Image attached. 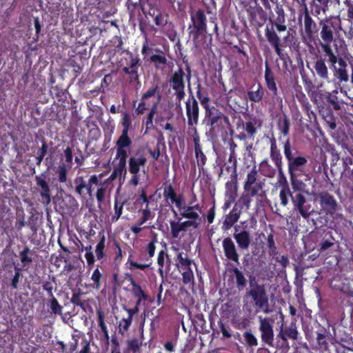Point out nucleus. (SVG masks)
<instances>
[{
	"mask_svg": "<svg viewBox=\"0 0 353 353\" xmlns=\"http://www.w3.org/2000/svg\"><path fill=\"white\" fill-rule=\"evenodd\" d=\"M326 63L340 83H346L349 81L346 61L327 46H325V54H321L316 57L314 69L316 75L321 80L329 83L330 82V73Z\"/></svg>",
	"mask_w": 353,
	"mask_h": 353,
	"instance_id": "1",
	"label": "nucleus"
},
{
	"mask_svg": "<svg viewBox=\"0 0 353 353\" xmlns=\"http://www.w3.org/2000/svg\"><path fill=\"white\" fill-rule=\"evenodd\" d=\"M98 183L99 176L96 174L91 175L88 183H86V188H85V190L89 196L91 197L92 196V185H97Z\"/></svg>",
	"mask_w": 353,
	"mask_h": 353,
	"instance_id": "64",
	"label": "nucleus"
},
{
	"mask_svg": "<svg viewBox=\"0 0 353 353\" xmlns=\"http://www.w3.org/2000/svg\"><path fill=\"white\" fill-rule=\"evenodd\" d=\"M32 251L30 250L28 246H25L23 249L19 252V257L23 268L29 266L32 263L33 259L32 257Z\"/></svg>",
	"mask_w": 353,
	"mask_h": 353,
	"instance_id": "39",
	"label": "nucleus"
},
{
	"mask_svg": "<svg viewBox=\"0 0 353 353\" xmlns=\"http://www.w3.org/2000/svg\"><path fill=\"white\" fill-rule=\"evenodd\" d=\"M69 169L70 168H68V166L64 163L60 164L57 167L55 173L58 176V181L60 183H65L67 181V174Z\"/></svg>",
	"mask_w": 353,
	"mask_h": 353,
	"instance_id": "52",
	"label": "nucleus"
},
{
	"mask_svg": "<svg viewBox=\"0 0 353 353\" xmlns=\"http://www.w3.org/2000/svg\"><path fill=\"white\" fill-rule=\"evenodd\" d=\"M182 281L184 285L194 283V277L192 268L181 270Z\"/></svg>",
	"mask_w": 353,
	"mask_h": 353,
	"instance_id": "60",
	"label": "nucleus"
},
{
	"mask_svg": "<svg viewBox=\"0 0 353 353\" xmlns=\"http://www.w3.org/2000/svg\"><path fill=\"white\" fill-rule=\"evenodd\" d=\"M286 30L285 17L280 16H276L274 19H270V23L267 24L265 28V36L267 41L285 65L287 64L289 56L284 51V46L282 44L281 39L277 32H285Z\"/></svg>",
	"mask_w": 353,
	"mask_h": 353,
	"instance_id": "3",
	"label": "nucleus"
},
{
	"mask_svg": "<svg viewBox=\"0 0 353 353\" xmlns=\"http://www.w3.org/2000/svg\"><path fill=\"white\" fill-rule=\"evenodd\" d=\"M294 192V190H291L288 186L286 185L283 186L279 192V198L281 201V205L285 207L288 205L289 203V197L292 199V194Z\"/></svg>",
	"mask_w": 353,
	"mask_h": 353,
	"instance_id": "44",
	"label": "nucleus"
},
{
	"mask_svg": "<svg viewBox=\"0 0 353 353\" xmlns=\"http://www.w3.org/2000/svg\"><path fill=\"white\" fill-rule=\"evenodd\" d=\"M222 247L226 259L239 264V254L234 241L230 237H225L223 239Z\"/></svg>",
	"mask_w": 353,
	"mask_h": 353,
	"instance_id": "20",
	"label": "nucleus"
},
{
	"mask_svg": "<svg viewBox=\"0 0 353 353\" xmlns=\"http://www.w3.org/2000/svg\"><path fill=\"white\" fill-rule=\"evenodd\" d=\"M261 125V121L256 119L245 122L244 129L250 139H254L257 131V128H260Z\"/></svg>",
	"mask_w": 353,
	"mask_h": 353,
	"instance_id": "37",
	"label": "nucleus"
},
{
	"mask_svg": "<svg viewBox=\"0 0 353 353\" xmlns=\"http://www.w3.org/2000/svg\"><path fill=\"white\" fill-rule=\"evenodd\" d=\"M316 342L322 352H325L329 350V345L324 334L321 332L316 333Z\"/></svg>",
	"mask_w": 353,
	"mask_h": 353,
	"instance_id": "61",
	"label": "nucleus"
},
{
	"mask_svg": "<svg viewBox=\"0 0 353 353\" xmlns=\"http://www.w3.org/2000/svg\"><path fill=\"white\" fill-rule=\"evenodd\" d=\"M103 277L102 274L101 273L99 265H97V268L93 271L92 276H91V280L93 282V287L96 290H99L101 286V280Z\"/></svg>",
	"mask_w": 353,
	"mask_h": 353,
	"instance_id": "55",
	"label": "nucleus"
},
{
	"mask_svg": "<svg viewBox=\"0 0 353 353\" xmlns=\"http://www.w3.org/2000/svg\"><path fill=\"white\" fill-rule=\"evenodd\" d=\"M193 261L190 259L188 254L183 252H179L176 256V266L181 272L182 270L191 268Z\"/></svg>",
	"mask_w": 353,
	"mask_h": 353,
	"instance_id": "32",
	"label": "nucleus"
},
{
	"mask_svg": "<svg viewBox=\"0 0 353 353\" xmlns=\"http://www.w3.org/2000/svg\"><path fill=\"white\" fill-rule=\"evenodd\" d=\"M157 103H158V101L157 103H154L152 107L150 109L148 114H147L145 121L144 122L146 130L152 129L154 127L153 119H154V117L156 114Z\"/></svg>",
	"mask_w": 353,
	"mask_h": 353,
	"instance_id": "54",
	"label": "nucleus"
},
{
	"mask_svg": "<svg viewBox=\"0 0 353 353\" xmlns=\"http://www.w3.org/2000/svg\"><path fill=\"white\" fill-rule=\"evenodd\" d=\"M225 171L230 174V177H238L237 174V160L232 159V161H230L228 158V165L225 166Z\"/></svg>",
	"mask_w": 353,
	"mask_h": 353,
	"instance_id": "59",
	"label": "nucleus"
},
{
	"mask_svg": "<svg viewBox=\"0 0 353 353\" xmlns=\"http://www.w3.org/2000/svg\"><path fill=\"white\" fill-rule=\"evenodd\" d=\"M185 110L189 130L196 128L195 125L199 123V107L197 100L192 94L189 96L185 101Z\"/></svg>",
	"mask_w": 353,
	"mask_h": 353,
	"instance_id": "15",
	"label": "nucleus"
},
{
	"mask_svg": "<svg viewBox=\"0 0 353 353\" xmlns=\"http://www.w3.org/2000/svg\"><path fill=\"white\" fill-rule=\"evenodd\" d=\"M132 144H124L116 143L117 153L116 158L127 159L128 152L126 148H129Z\"/></svg>",
	"mask_w": 353,
	"mask_h": 353,
	"instance_id": "58",
	"label": "nucleus"
},
{
	"mask_svg": "<svg viewBox=\"0 0 353 353\" xmlns=\"http://www.w3.org/2000/svg\"><path fill=\"white\" fill-rule=\"evenodd\" d=\"M338 90H334L329 92L327 96V101L330 103L335 110H340L341 109V103L338 99Z\"/></svg>",
	"mask_w": 353,
	"mask_h": 353,
	"instance_id": "45",
	"label": "nucleus"
},
{
	"mask_svg": "<svg viewBox=\"0 0 353 353\" xmlns=\"http://www.w3.org/2000/svg\"><path fill=\"white\" fill-rule=\"evenodd\" d=\"M261 173L268 178H273L276 175V168H274L267 159H264L260 164Z\"/></svg>",
	"mask_w": 353,
	"mask_h": 353,
	"instance_id": "43",
	"label": "nucleus"
},
{
	"mask_svg": "<svg viewBox=\"0 0 353 353\" xmlns=\"http://www.w3.org/2000/svg\"><path fill=\"white\" fill-rule=\"evenodd\" d=\"M126 279L132 285L131 292L135 298H139L146 300H150V296L146 292L143 290L142 287L135 281L133 276L130 274H126Z\"/></svg>",
	"mask_w": 353,
	"mask_h": 353,
	"instance_id": "29",
	"label": "nucleus"
},
{
	"mask_svg": "<svg viewBox=\"0 0 353 353\" xmlns=\"http://www.w3.org/2000/svg\"><path fill=\"white\" fill-rule=\"evenodd\" d=\"M141 54L144 55V59H148L150 63H153L156 69H163L168 63V59L165 52L159 48L152 49L148 43V38L145 34V41L141 48Z\"/></svg>",
	"mask_w": 353,
	"mask_h": 353,
	"instance_id": "8",
	"label": "nucleus"
},
{
	"mask_svg": "<svg viewBox=\"0 0 353 353\" xmlns=\"http://www.w3.org/2000/svg\"><path fill=\"white\" fill-rule=\"evenodd\" d=\"M332 0H312V9L316 14H319L321 12H325L328 9V3Z\"/></svg>",
	"mask_w": 353,
	"mask_h": 353,
	"instance_id": "42",
	"label": "nucleus"
},
{
	"mask_svg": "<svg viewBox=\"0 0 353 353\" xmlns=\"http://www.w3.org/2000/svg\"><path fill=\"white\" fill-rule=\"evenodd\" d=\"M124 204L125 201H119L118 199L115 198L114 203V214L112 216V222H116L119 219L123 212Z\"/></svg>",
	"mask_w": 353,
	"mask_h": 353,
	"instance_id": "50",
	"label": "nucleus"
},
{
	"mask_svg": "<svg viewBox=\"0 0 353 353\" xmlns=\"http://www.w3.org/2000/svg\"><path fill=\"white\" fill-rule=\"evenodd\" d=\"M205 117L207 125L210 126V130L219 128L223 121L225 123L229 121L228 117L214 106L205 110Z\"/></svg>",
	"mask_w": 353,
	"mask_h": 353,
	"instance_id": "13",
	"label": "nucleus"
},
{
	"mask_svg": "<svg viewBox=\"0 0 353 353\" xmlns=\"http://www.w3.org/2000/svg\"><path fill=\"white\" fill-rule=\"evenodd\" d=\"M285 158L288 163V170L292 188L298 189L304 183L299 179L306 175L307 157L298 155L299 151L292 145L290 140L282 143Z\"/></svg>",
	"mask_w": 353,
	"mask_h": 353,
	"instance_id": "2",
	"label": "nucleus"
},
{
	"mask_svg": "<svg viewBox=\"0 0 353 353\" xmlns=\"http://www.w3.org/2000/svg\"><path fill=\"white\" fill-rule=\"evenodd\" d=\"M185 72L183 68L179 66L178 70L174 72L169 79V83L172 89L174 91L176 99L179 103L185 98Z\"/></svg>",
	"mask_w": 353,
	"mask_h": 353,
	"instance_id": "10",
	"label": "nucleus"
},
{
	"mask_svg": "<svg viewBox=\"0 0 353 353\" xmlns=\"http://www.w3.org/2000/svg\"><path fill=\"white\" fill-rule=\"evenodd\" d=\"M244 344L247 347H254L258 345V339L251 329H247L243 334Z\"/></svg>",
	"mask_w": 353,
	"mask_h": 353,
	"instance_id": "41",
	"label": "nucleus"
},
{
	"mask_svg": "<svg viewBox=\"0 0 353 353\" xmlns=\"http://www.w3.org/2000/svg\"><path fill=\"white\" fill-rule=\"evenodd\" d=\"M147 163V159L143 155L139 157H131L129 159V172L130 174H139L141 167H144Z\"/></svg>",
	"mask_w": 353,
	"mask_h": 353,
	"instance_id": "31",
	"label": "nucleus"
},
{
	"mask_svg": "<svg viewBox=\"0 0 353 353\" xmlns=\"http://www.w3.org/2000/svg\"><path fill=\"white\" fill-rule=\"evenodd\" d=\"M45 174L36 176L35 181L37 185L41 188L39 192L41 201L45 205H48L51 201L50 189L48 182L45 179Z\"/></svg>",
	"mask_w": 353,
	"mask_h": 353,
	"instance_id": "24",
	"label": "nucleus"
},
{
	"mask_svg": "<svg viewBox=\"0 0 353 353\" xmlns=\"http://www.w3.org/2000/svg\"><path fill=\"white\" fill-rule=\"evenodd\" d=\"M316 199L323 213L333 216L336 212L338 203L332 194L327 191H322L317 194Z\"/></svg>",
	"mask_w": 353,
	"mask_h": 353,
	"instance_id": "11",
	"label": "nucleus"
},
{
	"mask_svg": "<svg viewBox=\"0 0 353 353\" xmlns=\"http://www.w3.org/2000/svg\"><path fill=\"white\" fill-rule=\"evenodd\" d=\"M338 241L334 236L330 230H324L321 235V239L317 244V250L320 253H323L327 250H334Z\"/></svg>",
	"mask_w": 353,
	"mask_h": 353,
	"instance_id": "19",
	"label": "nucleus"
},
{
	"mask_svg": "<svg viewBox=\"0 0 353 353\" xmlns=\"http://www.w3.org/2000/svg\"><path fill=\"white\" fill-rule=\"evenodd\" d=\"M156 94L158 95V101L161 98V94L159 92V88L157 85H152L145 92L142 94L143 100H148L149 98L154 97Z\"/></svg>",
	"mask_w": 353,
	"mask_h": 353,
	"instance_id": "62",
	"label": "nucleus"
},
{
	"mask_svg": "<svg viewBox=\"0 0 353 353\" xmlns=\"http://www.w3.org/2000/svg\"><path fill=\"white\" fill-rule=\"evenodd\" d=\"M270 157L276 168L279 177L285 180L283 169V157L274 137L270 139Z\"/></svg>",
	"mask_w": 353,
	"mask_h": 353,
	"instance_id": "18",
	"label": "nucleus"
},
{
	"mask_svg": "<svg viewBox=\"0 0 353 353\" xmlns=\"http://www.w3.org/2000/svg\"><path fill=\"white\" fill-rule=\"evenodd\" d=\"M188 133L192 137L193 139L195 158L196 159L197 165L199 169V172H203L204 166L206 164L208 159L206 155L203 152L202 145L200 143L199 134L196 128H190Z\"/></svg>",
	"mask_w": 353,
	"mask_h": 353,
	"instance_id": "12",
	"label": "nucleus"
},
{
	"mask_svg": "<svg viewBox=\"0 0 353 353\" xmlns=\"http://www.w3.org/2000/svg\"><path fill=\"white\" fill-rule=\"evenodd\" d=\"M157 242V237L154 236L151 241L148 244L146 247V252L148 254V257L145 259L148 263H138L132 259V254H130L128 256L126 265H128V268L130 270H133L134 269H139L141 270H145L148 268L152 264V258L154 256L156 250L155 243Z\"/></svg>",
	"mask_w": 353,
	"mask_h": 353,
	"instance_id": "14",
	"label": "nucleus"
},
{
	"mask_svg": "<svg viewBox=\"0 0 353 353\" xmlns=\"http://www.w3.org/2000/svg\"><path fill=\"white\" fill-rule=\"evenodd\" d=\"M131 128H123L121 134L117 140L116 143H124V144H132V141L130 137L128 136V133Z\"/></svg>",
	"mask_w": 353,
	"mask_h": 353,
	"instance_id": "63",
	"label": "nucleus"
},
{
	"mask_svg": "<svg viewBox=\"0 0 353 353\" xmlns=\"http://www.w3.org/2000/svg\"><path fill=\"white\" fill-rule=\"evenodd\" d=\"M241 215V210L238 209L235 204L231 211L225 215L221 229L223 231H228L239 221Z\"/></svg>",
	"mask_w": 353,
	"mask_h": 353,
	"instance_id": "27",
	"label": "nucleus"
},
{
	"mask_svg": "<svg viewBox=\"0 0 353 353\" xmlns=\"http://www.w3.org/2000/svg\"><path fill=\"white\" fill-rule=\"evenodd\" d=\"M238 248L241 250H248L252 243V236L250 232L245 228L239 232H235L233 234Z\"/></svg>",
	"mask_w": 353,
	"mask_h": 353,
	"instance_id": "25",
	"label": "nucleus"
},
{
	"mask_svg": "<svg viewBox=\"0 0 353 353\" xmlns=\"http://www.w3.org/2000/svg\"><path fill=\"white\" fill-rule=\"evenodd\" d=\"M196 89V97L205 110L211 108L212 106L210 105V98L207 90H203L200 83L198 84Z\"/></svg>",
	"mask_w": 353,
	"mask_h": 353,
	"instance_id": "35",
	"label": "nucleus"
},
{
	"mask_svg": "<svg viewBox=\"0 0 353 353\" xmlns=\"http://www.w3.org/2000/svg\"><path fill=\"white\" fill-rule=\"evenodd\" d=\"M264 79L268 90L271 92L272 99L278 97L279 90L276 83V78L268 61L265 63Z\"/></svg>",
	"mask_w": 353,
	"mask_h": 353,
	"instance_id": "22",
	"label": "nucleus"
},
{
	"mask_svg": "<svg viewBox=\"0 0 353 353\" xmlns=\"http://www.w3.org/2000/svg\"><path fill=\"white\" fill-rule=\"evenodd\" d=\"M261 339L263 343L270 347L274 346V330L272 325L268 318L259 317V327Z\"/></svg>",
	"mask_w": 353,
	"mask_h": 353,
	"instance_id": "17",
	"label": "nucleus"
},
{
	"mask_svg": "<svg viewBox=\"0 0 353 353\" xmlns=\"http://www.w3.org/2000/svg\"><path fill=\"white\" fill-rule=\"evenodd\" d=\"M238 189V177H230L225 183V196L236 197Z\"/></svg>",
	"mask_w": 353,
	"mask_h": 353,
	"instance_id": "36",
	"label": "nucleus"
},
{
	"mask_svg": "<svg viewBox=\"0 0 353 353\" xmlns=\"http://www.w3.org/2000/svg\"><path fill=\"white\" fill-rule=\"evenodd\" d=\"M142 339L132 338L127 341V350L132 351L133 353L139 352L142 346Z\"/></svg>",
	"mask_w": 353,
	"mask_h": 353,
	"instance_id": "48",
	"label": "nucleus"
},
{
	"mask_svg": "<svg viewBox=\"0 0 353 353\" xmlns=\"http://www.w3.org/2000/svg\"><path fill=\"white\" fill-rule=\"evenodd\" d=\"M245 11L251 26L259 30L264 26L267 21V13L257 0H249L245 5Z\"/></svg>",
	"mask_w": 353,
	"mask_h": 353,
	"instance_id": "7",
	"label": "nucleus"
},
{
	"mask_svg": "<svg viewBox=\"0 0 353 353\" xmlns=\"http://www.w3.org/2000/svg\"><path fill=\"white\" fill-rule=\"evenodd\" d=\"M267 247L269 249V254L273 257L276 256L279 254L277 248L275 245V241L274 239V235L272 233H270L267 237Z\"/></svg>",
	"mask_w": 353,
	"mask_h": 353,
	"instance_id": "56",
	"label": "nucleus"
},
{
	"mask_svg": "<svg viewBox=\"0 0 353 353\" xmlns=\"http://www.w3.org/2000/svg\"><path fill=\"white\" fill-rule=\"evenodd\" d=\"M305 186V185L303 184L298 189L292 188L294 190L292 194V204L294 211L298 212L304 219H307L314 214V209L312 204V199L308 198L303 191Z\"/></svg>",
	"mask_w": 353,
	"mask_h": 353,
	"instance_id": "5",
	"label": "nucleus"
},
{
	"mask_svg": "<svg viewBox=\"0 0 353 353\" xmlns=\"http://www.w3.org/2000/svg\"><path fill=\"white\" fill-rule=\"evenodd\" d=\"M258 171L256 167L254 166L247 174L245 181L243 184L245 192H250V196H263V188L264 183L258 179Z\"/></svg>",
	"mask_w": 353,
	"mask_h": 353,
	"instance_id": "9",
	"label": "nucleus"
},
{
	"mask_svg": "<svg viewBox=\"0 0 353 353\" xmlns=\"http://www.w3.org/2000/svg\"><path fill=\"white\" fill-rule=\"evenodd\" d=\"M290 122L287 115L283 114L279 120L278 128L283 136H288L290 132Z\"/></svg>",
	"mask_w": 353,
	"mask_h": 353,
	"instance_id": "47",
	"label": "nucleus"
},
{
	"mask_svg": "<svg viewBox=\"0 0 353 353\" xmlns=\"http://www.w3.org/2000/svg\"><path fill=\"white\" fill-rule=\"evenodd\" d=\"M46 305L52 314L61 315L63 307L59 304L57 298L53 296L46 303Z\"/></svg>",
	"mask_w": 353,
	"mask_h": 353,
	"instance_id": "40",
	"label": "nucleus"
},
{
	"mask_svg": "<svg viewBox=\"0 0 353 353\" xmlns=\"http://www.w3.org/2000/svg\"><path fill=\"white\" fill-rule=\"evenodd\" d=\"M191 23L188 26L189 34L194 43L207 33V18L205 10L198 9L190 13Z\"/></svg>",
	"mask_w": 353,
	"mask_h": 353,
	"instance_id": "6",
	"label": "nucleus"
},
{
	"mask_svg": "<svg viewBox=\"0 0 353 353\" xmlns=\"http://www.w3.org/2000/svg\"><path fill=\"white\" fill-rule=\"evenodd\" d=\"M75 187L74 190L77 194L83 196L85 194V188H86V181L83 176H77L74 181Z\"/></svg>",
	"mask_w": 353,
	"mask_h": 353,
	"instance_id": "46",
	"label": "nucleus"
},
{
	"mask_svg": "<svg viewBox=\"0 0 353 353\" xmlns=\"http://www.w3.org/2000/svg\"><path fill=\"white\" fill-rule=\"evenodd\" d=\"M299 332L295 323L291 324L283 328V325L281 326V330L276 335L278 339H281L284 343H288V339L292 340H297Z\"/></svg>",
	"mask_w": 353,
	"mask_h": 353,
	"instance_id": "26",
	"label": "nucleus"
},
{
	"mask_svg": "<svg viewBox=\"0 0 353 353\" xmlns=\"http://www.w3.org/2000/svg\"><path fill=\"white\" fill-rule=\"evenodd\" d=\"M236 280V286L239 291L243 290L247 285V280L243 272L236 267L232 269Z\"/></svg>",
	"mask_w": 353,
	"mask_h": 353,
	"instance_id": "38",
	"label": "nucleus"
},
{
	"mask_svg": "<svg viewBox=\"0 0 353 353\" xmlns=\"http://www.w3.org/2000/svg\"><path fill=\"white\" fill-rule=\"evenodd\" d=\"M232 323L236 329L243 330L250 326V321L246 316L234 317L232 319Z\"/></svg>",
	"mask_w": 353,
	"mask_h": 353,
	"instance_id": "49",
	"label": "nucleus"
},
{
	"mask_svg": "<svg viewBox=\"0 0 353 353\" xmlns=\"http://www.w3.org/2000/svg\"><path fill=\"white\" fill-rule=\"evenodd\" d=\"M179 211L182 218L195 221L201 220L199 212L194 211L191 205H184Z\"/></svg>",
	"mask_w": 353,
	"mask_h": 353,
	"instance_id": "34",
	"label": "nucleus"
},
{
	"mask_svg": "<svg viewBox=\"0 0 353 353\" xmlns=\"http://www.w3.org/2000/svg\"><path fill=\"white\" fill-rule=\"evenodd\" d=\"M303 25L307 37L310 40H312L314 37L318 33L319 28L314 20L309 14L307 7L305 8L303 13Z\"/></svg>",
	"mask_w": 353,
	"mask_h": 353,
	"instance_id": "23",
	"label": "nucleus"
},
{
	"mask_svg": "<svg viewBox=\"0 0 353 353\" xmlns=\"http://www.w3.org/2000/svg\"><path fill=\"white\" fill-rule=\"evenodd\" d=\"M265 90L261 83L253 85L247 92L248 99L252 103H259L262 101Z\"/></svg>",
	"mask_w": 353,
	"mask_h": 353,
	"instance_id": "30",
	"label": "nucleus"
},
{
	"mask_svg": "<svg viewBox=\"0 0 353 353\" xmlns=\"http://www.w3.org/2000/svg\"><path fill=\"white\" fill-rule=\"evenodd\" d=\"M105 247V237L103 234L101 236L100 240L98 242V243L97 244L96 248H95V254H96L97 259L98 260H101L105 257V252H104Z\"/></svg>",
	"mask_w": 353,
	"mask_h": 353,
	"instance_id": "51",
	"label": "nucleus"
},
{
	"mask_svg": "<svg viewBox=\"0 0 353 353\" xmlns=\"http://www.w3.org/2000/svg\"><path fill=\"white\" fill-rule=\"evenodd\" d=\"M320 26H321V37L324 41L323 43H321L320 45L323 54H325V46H327L332 49L330 43L334 40V30L335 28L333 22L329 19L321 21Z\"/></svg>",
	"mask_w": 353,
	"mask_h": 353,
	"instance_id": "16",
	"label": "nucleus"
},
{
	"mask_svg": "<svg viewBox=\"0 0 353 353\" xmlns=\"http://www.w3.org/2000/svg\"><path fill=\"white\" fill-rule=\"evenodd\" d=\"M199 226V223L195 221L185 220L183 222H170L171 235L173 238H177L181 232H186L188 228L196 229Z\"/></svg>",
	"mask_w": 353,
	"mask_h": 353,
	"instance_id": "21",
	"label": "nucleus"
},
{
	"mask_svg": "<svg viewBox=\"0 0 353 353\" xmlns=\"http://www.w3.org/2000/svg\"><path fill=\"white\" fill-rule=\"evenodd\" d=\"M132 322V319L130 317L123 318L119 323V333L123 336L128 331Z\"/></svg>",
	"mask_w": 353,
	"mask_h": 353,
	"instance_id": "57",
	"label": "nucleus"
},
{
	"mask_svg": "<svg viewBox=\"0 0 353 353\" xmlns=\"http://www.w3.org/2000/svg\"><path fill=\"white\" fill-rule=\"evenodd\" d=\"M163 196L165 201L171 204L174 199L176 196V191L174 187L169 181H165L163 183Z\"/></svg>",
	"mask_w": 353,
	"mask_h": 353,
	"instance_id": "33",
	"label": "nucleus"
},
{
	"mask_svg": "<svg viewBox=\"0 0 353 353\" xmlns=\"http://www.w3.org/2000/svg\"><path fill=\"white\" fill-rule=\"evenodd\" d=\"M139 61L137 58H132L130 59V65L123 68V72L129 76V82L130 83L134 82H136L138 85L141 83L138 74Z\"/></svg>",
	"mask_w": 353,
	"mask_h": 353,
	"instance_id": "28",
	"label": "nucleus"
},
{
	"mask_svg": "<svg viewBox=\"0 0 353 353\" xmlns=\"http://www.w3.org/2000/svg\"><path fill=\"white\" fill-rule=\"evenodd\" d=\"M83 293L80 290L74 292L70 299V302L74 305L79 306L83 310L85 311V302L82 299Z\"/></svg>",
	"mask_w": 353,
	"mask_h": 353,
	"instance_id": "53",
	"label": "nucleus"
},
{
	"mask_svg": "<svg viewBox=\"0 0 353 353\" xmlns=\"http://www.w3.org/2000/svg\"><path fill=\"white\" fill-rule=\"evenodd\" d=\"M250 289L247 290L245 297H252L254 306L256 308V312H263L264 314H269L271 310H270L268 297L264 286L258 284L255 281V278L250 276Z\"/></svg>",
	"mask_w": 353,
	"mask_h": 353,
	"instance_id": "4",
	"label": "nucleus"
}]
</instances>
